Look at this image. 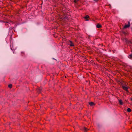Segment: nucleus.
<instances>
[{"label": "nucleus", "instance_id": "obj_1", "mask_svg": "<svg viewBox=\"0 0 132 132\" xmlns=\"http://www.w3.org/2000/svg\"><path fill=\"white\" fill-rule=\"evenodd\" d=\"M122 88L124 90H125L126 92H128V89L129 87H128L127 86H124L123 85H122Z\"/></svg>", "mask_w": 132, "mask_h": 132}, {"label": "nucleus", "instance_id": "obj_2", "mask_svg": "<svg viewBox=\"0 0 132 132\" xmlns=\"http://www.w3.org/2000/svg\"><path fill=\"white\" fill-rule=\"evenodd\" d=\"M130 26V22H128V23L127 24H125L123 27V28L126 29L127 28L129 27Z\"/></svg>", "mask_w": 132, "mask_h": 132}, {"label": "nucleus", "instance_id": "obj_3", "mask_svg": "<svg viewBox=\"0 0 132 132\" xmlns=\"http://www.w3.org/2000/svg\"><path fill=\"white\" fill-rule=\"evenodd\" d=\"M69 42L70 43V46H74V45L73 43L71 41L69 40Z\"/></svg>", "mask_w": 132, "mask_h": 132}, {"label": "nucleus", "instance_id": "obj_4", "mask_svg": "<svg viewBox=\"0 0 132 132\" xmlns=\"http://www.w3.org/2000/svg\"><path fill=\"white\" fill-rule=\"evenodd\" d=\"M119 102L120 105H122L123 104L122 101L121 100H119Z\"/></svg>", "mask_w": 132, "mask_h": 132}, {"label": "nucleus", "instance_id": "obj_5", "mask_svg": "<svg viewBox=\"0 0 132 132\" xmlns=\"http://www.w3.org/2000/svg\"><path fill=\"white\" fill-rule=\"evenodd\" d=\"M96 27L98 28H100L101 27V25L98 24L97 25Z\"/></svg>", "mask_w": 132, "mask_h": 132}, {"label": "nucleus", "instance_id": "obj_6", "mask_svg": "<svg viewBox=\"0 0 132 132\" xmlns=\"http://www.w3.org/2000/svg\"><path fill=\"white\" fill-rule=\"evenodd\" d=\"M127 111L128 112H130L131 111V110L130 108H128L127 109Z\"/></svg>", "mask_w": 132, "mask_h": 132}, {"label": "nucleus", "instance_id": "obj_7", "mask_svg": "<svg viewBox=\"0 0 132 132\" xmlns=\"http://www.w3.org/2000/svg\"><path fill=\"white\" fill-rule=\"evenodd\" d=\"M89 104L90 106H93L94 105V104L93 102H90L89 103Z\"/></svg>", "mask_w": 132, "mask_h": 132}, {"label": "nucleus", "instance_id": "obj_8", "mask_svg": "<svg viewBox=\"0 0 132 132\" xmlns=\"http://www.w3.org/2000/svg\"><path fill=\"white\" fill-rule=\"evenodd\" d=\"M11 48L12 50H15V48H14L13 47V45H12L11 46Z\"/></svg>", "mask_w": 132, "mask_h": 132}, {"label": "nucleus", "instance_id": "obj_9", "mask_svg": "<svg viewBox=\"0 0 132 132\" xmlns=\"http://www.w3.org/2000/svg\"><path fill=\"white\" fill-rule=\"evenodd\" d=\"M128 57L130 59H132V54L129 55L128 56Z\"/></svg>", "mask_w": 132, "mask_h": 132}, {"label": "nucleus", "instance_id": "obj_10", "mask_svg": "<svg viewBox=\"0 0 132 132\" xmlns=\"http://www.w3.org/2000/svg\"><path fill=\"white\" fill-rule=\"evenodd\" d=\"M89 18V16L88 15H86L85 17L84 18L86 20L88 21V20H87L86 19Z\"/></svg>", "mask_w": 132, "mask_h": 132}, {"label": "nucleus", "instance_id": "obj_11", "mask_svg": "<svg viewBox=\"0 0 132 132\" xmlns=\"http://www.w3.org/2000/svg\"><path fill=\"white\" fill-rule=\"evenodd\" d=\"M8 87L10 88H11L12 87V85L11 84H10L8 85Z\"/></svg>", "mask_w": 132, "mask_h": 132}, {"label": "nucleus", "instance_id": "obj_12", "mask_svg": "<svg viewBox=\"0 0 132 132\" xmlns=\"http://www.w3.org/2000/svg\"><path fill=\"white\" fill-rule=\"evenodd\" d=\"M84 129L85 131H87V130H88V129H87L86 128V127H84Z\"/></svg>", "mask_w": 132, "mask_h": 132}, {"label": "nucleus", "instance_id": "obj_13", "mask_svg": "<svg viewBox=\"0 0 132 132\" xmlns=\"http://www.w3.org/2000/svg\"><path fill=\"white\" fill-rule=\"evenodd\" d=\"M127 43H128V44L131 43V44H132V43L131 41H128Z\"/></svg>", "mask_w": 132, "mask_h": 132}, {"label": "nucleus", "instance_id": "obj_14", "mask_svg": "<svg viewBox=\"0 0 132 132\" xmlns=\"http://www.w3.org/2000/svg\"><path fill=\"white\" fill-rule=\"evenodd\" d=\"M79 1V0H74V2L75 3H76L77 2Z\"/></svg>", "mask_w": 132, "mask_h": 132}, {"label": "nucleus", "instance_id": "obj_15", "mask_svg": "<svg viewBox=\"0 0 132 132\" xmlns=\"http://www.w3.org/2000/svg\"><path fill=\"white\" fill-rule=\"evenodd\" d=\"M131 101H132V98H131Z\"/></svg>", "mask_w": 132, "mask_h": 132}]
</instances>
